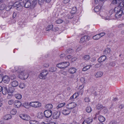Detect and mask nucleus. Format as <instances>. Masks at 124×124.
Returning <instances> with one entry per match:
<instances>
[{
  "instance_id": "f257e3e1",
  "label": "nucleus",
  "mask_w": 124,
  "mask_h": 124,
  "mask_svg": "<svg viewBox=\"0 0 124 124\" xmlns=\"http://www.w3.org/2000/svg\"><path fill=\"white\" fill-rule=\"evenodd\" d=\"M122 0H113L111 3L117 6L114 8V11L116 13L115 15L116 18L121 17L122 15H124V1Z\"/></svg>"
},
{
  "instance_id": "f03ea898",
  "label": "nucleus",
  "mask_w": 124,
  "mask_h": 124,
  "mask_svg": "<svg viewBox=\"0 0 124 124\" xmlns=\"http://www.w3.org/2000/svg\"><path fill=\"white\" fill-rule=\"evenodd\" d=\"M31 0H25L21 2L22 7H24L26 8L30 7L31 5Z\"/></svg>"
},
{
  "instance_id": "7ed1b4c3",
  "label": "nucleus",
  "mask_w": 124,
  "mask_h": 124,
  "mask_svg": "<svg viewBox=\"0 0 124 124\" xmlns=\"http://www.w3.org/2000/svg\"><path fill=\"white\" fill-rule=\"evenodd\" d=\"M48 74V72L46 70H43L40 73L39 76V78L41 79H46V76Z\"/></svg>"
},
{
  "instance_id": "20e7f679",
  "label": "nucleus",
  "mask_w": 124,
  "mask_h": 124,
  "mask_svg": "<svg viewBox=\"0 0 124 124\" xmlns=\"http://www.w3.org/2000/svg\"><path fill=\"white\" fill-rule=\"evenodd\" d=\"M69 64V63L68 62H64L57 64L56 65V66L60 69L68 67Z\"/></svg>"
},
{
  "instance_id": "39448f33",
  "label": "nucleus",
  "mask_w": 124,
  "mask_h": 124,
  "mask_svg": "<svg viewBox=\"0 0 124 124\" xmlns=\"http://www.w3.org/2000/svg\"><path fill=\"white\" fill-rule=\"evenodd\" d=\"M29 105L30 106L35 108L39 107L41 105V103L38 101L31 102L30 103Z\"/></svg>"
},
{
  "instance_id": "423d86ee",
  "label": "nucleus",
  "mask_w": 124,
  "mask_h": 124,
  "mask_svg": "<svg viewBox=\"0 0 124 124\" xmlns=\"http://www.w3.org/2000/svg\"><path fill=\"white\" fill-rule=\"evenodd\" d=\"M19 74V77L22 79H25L27 78L29 76V74L27 73L25 74L23 71H21Z\"/></svg>"
},
{
  "instance_id": "0eeeda50",
  "label": "nucleus",
  "mask_w": 124,
  "mask_h": 124,
  "mask_svg": "<svg viewBox=\"0 0 124 124\" xmlns=\"http://www.w3.org/2000/svg\"><path fill=\"white\" fill-rule=\"evenodd\" d=\"M44 113L45 117L47 118L50 117L51 116L52 113V111L50 110H45Z\"/></svg>"
},
{
  "instance_id": "6e6552de",
  "label": "nucleus",
  "mask_w": 124,
  "mask_h": 124,
  "mask_svg": "<svg viewBox=\"0 0 124 124\" xmlns=\"http://www.w3.org/2000/svg\"><path fill=\"white\" fill-rule=\"evenodd\" d=\"M76 106V104L74 102H72L69 103L66 105V108L70 110L74 108Z\"/></svg>"
},
{
  "instance_id": "1a4fd4ad",
  "label": "nucleus",
  "mask_w": 124,
  "mask_h": 124,
  "mask_svg": "<svg viewBox=\"0 0 124 124\" xmlns=\"http://www.w3.org/2000/svg\"><path fill=\"white\" fill-rule=\"evenodd\" d=\"M20 117L22 119L28 121L30 119V117L29 116L24 114L20 115Z\"/></svg>"
},
{
  "instance_id": "9d476101",
  "label": "nucleus",
  "mask_w": 124,
  "mask_h": 124,
  "mask_svg": "<svg viewBox=\"0 0 124 124\" xmlns=\"http://www.w3.org/2000/svg\"><path fill=\"white\" fill-rule=\"evenodd\" d=\"M103 75L102 72L101 71H99L96 72L94 75V76L96 78H99L101 77Z\"/></svg>"
},
{
  "instance_id": "9b49d317",
  "label": "nucleus",
  "mask_w": 124,
  "mask_h": 124,
  "mask_svg": "<svg viewBox=\"0 0 124 124\" xmlns=\"http://www.w3.org/2000/svg\"><path fill=\"white\" fill-rule=\"evenodd\" d=\"M71 111L67 109H63L62 111V113L63 114L65 115H69L70 112Z\"/></svg>"
},
{
  "instance_id": "f8f14e48",
  "label": "nucleus",
  "mask_w": 124,
  "mask_h": 124,
  "mask_svg": "<svg viewBox=\"0 0 124 124\" xmlns=\"http://www.w3.org/2000/svg\"><path fill=\"white\" fill-rule=\"evenodd\" d=\"M89 39L88 37L86 36H84L82 37L80 39V42L83 43L86 42L89 40Z\"/></svg>"
},
{
  "instance_id": "ddd939ff",
  "label": "nucleus",
  "mask_w": 124,
  "mask_h": 124,
  "mask_svg": "<svg viewBox=\"0 0 124 124\" xmlns=\"http://www.w3.org/2000/svg\"><path fill=\"white\" fill-rule=\"evenodd\" d=\"M60 114V112H59L55 111L53 115V118L54 119H56L58 118Z\"/></svg>"
},
{
  "instance_id": "4468645a",
  "label": "nucleus",
  "mask_w": 124,
  "mask_h": 124,
  "mask_svg": "<svg viewBox=\"0 0 124 124\" xmlns=\"http://www.w3.org/2000/svg\"><path fill=\"white\" fill-rule=\"evenodd\" d=\"M22 103L21 102L18 100L15 101L14 103V105L15 107L16 108H19L21 106Z\"/></svg>"
},
{
  "instance_id": "2eb2a0df",
  "label": "nucleus",
  "mask_w": 124,
  "mask_h": 124,
  "mask_svg": "<svg viewBox=\"0 0 124 124\" xmlns=\"http://www.w3.org/2000/svg\"><path fill=\"white\" fill-rule=\"evenodd\" d=\"M106 58V56L105 55H103L98 59V61L99 62H101L105 61Z\"/></svg>"
},
{
  "instance_id": "dca6fc26",
  "label": "nucleus",
  "mask_w": 124,
  "mask_h": 124,
  "mask_svg": "<svg viewBox=\"0 0 124 124\" xmlns=\"http://www.w3.org/2000/svg\"><path fill=\"white\" fill-rule=\"evenodd\" d=\"M9 81V77L7 75L3 76V81L4 83H8Z\"/></svg>"
},
{
  "instance_id": "f3484780",
  "label": "nucleus",
  "mask_w": 124,
  "mask_h": 124,
  "mask_svg": "<svg viewBox=\"0 0 124 124\" xmlns=\"http://www.w3.org/2000/svg\"><path fill=\"white\" fill-rule=\"evenodd\" d=\"M11 86L13 87L17 86L18 85V82L17 81L14 80L12 81L10 83Z\"/></svg>"
},
{
  "instance_id": "a211bd4d",
  "label": "nucleus",
  "mask_w": 124,
  "mask_h": 124,
  "mask_svg": "<svg viewBox=\"0 0 124 124\" xmlns=\"http://www.w3.org/2000/svg\"><path fill=\"white\" fill-rule=\"evenodd\" d=\"M76 70V69L72 67L69 69L68 72L70 74H73L75 73Z\"/></svg>"
},
{
  "instance_id": "6ab92c4d",
  "label": "nucleus",
  "mask_w": 124,
  "mask_h": 124,
  "mask_svg": "<svg viewBox=\"0 0 124 124\" xmlns=\"http://www.w3.org/2000/svg\"><path fill=\"white\" fill-rule=\"evenodd\" d=\"M93 121V119L90 117H88L86 118L85 120V122L87 124H90Z\"/></svg>"
},
{
  "instance_id": "aec40b11",
  "label": "nucleus",
  "mask_w": 124,
  "mask_h": 124,
  "mask_svg": "<svg viewBox=\"0 0 124 124\" xmlns=\"http://www.w3.org/2000/svg\"><path fill=\"white\" fill-rule=\"evenodd\" d=\"M3 94L4 95H5L7 94L8 92L7 88L5 87H3V89L2 91Z\"/></svg>"
},
{
  "instance_id": "412c9836",
  "label": "nucleus",
  "mask_w": 124,
  "mask_h": 124,
  "mask_svg": "<svg viewBox=\"0 0 124 124\" xmlns=\"http://www.w3.org/2000/svg\"><path fill=\"white\" fill-rule=\"evenodd\" d=\"M12 118V116L10 114H7L4 116L3 119L4 120H8Z\"/></svg>"
},
{
  "instance_id": "4be33fe9",
  "label": "nucleus",
  "mask_w": 124,
  "mask_h": 124,
  "mask_svg": "<svg viewBox=\"0 0 124 124\" xmlns=\"http://www.w3.org/2000/svg\"><path fill=\"white\" fill-rule=\"evenodd\" d=\"M98 119L99 121L102 123L104 122L105 120V117L102 116H100L98 117Z\"/></svg>"
},
{
  "instance_id": "5701e85b",
  "label": "nucleus",
  "mask_w": 124,
  "mask_h": 124,
  "mask_svg": "<svg viewBox=\"0 0 124 124\" xmlns=\"http://www.w3.org/2000/svg\"><path fill=\"white\" fill-rule=\"evenodd\" d=\"M53 106L51 104H48L45 105V107L48 110H49L52 108Z\"/></svg>"
},
{
  "instance_id": "b1692460",
  "label": "nucleus",
  "mask_w": 124,
  "mask_h": 124,
  "mask_svg": "<svg viewBox=\"0 0 124 124\" xmlns=\"http://www.w3.org/2000/svg\"><path fill=\"white\" fill-rule=\"evenodd\" d=\"M78 93L77 94L76 93L74 94L70 97V100H73L76 98L78 95Z\"/></svg>"
},
{
  "instance_id": "393cba45",
  "label": "nucleus",
  "mask_w": 124,
  "mask_h": 124,
  "mask_svg": "<svg viewBox=\"0 0 124 124\" xmlns=\"http://www.w3.org/2000/svg\"><path fill=\"white\" fill-rule=\"evenodd\" d=\"M6 5L3 3H2L0 5V10H3L6 8Z\"/></svg>"
},
{
  "instance_id": "a878e982",
  "label": "nucleus",
  "mask_w": 124,
  "mask_h": 124,
  "mask_svg": "<svg viewBox=\"0 0 124 124\" xmlns=\"http://www.w3.org/2000/svg\"><path fill=\"white\" fill-rule=\"evenodd\" d=\"M82 58L84 60L87 61L90 59V57L89 55H86L84 56Z\"/></svg>"
},
{
  "instance_id": "bb28decb",
  "label": "nucleus",
  "mask_w": 124,
  "mask_h": 124,
  "mask_svg": "<svg viewBox=\"0 0 124 124\" xmlns=\"http://www.w3.org/2000/svg\"><path fill=\"white\" fill-rule=\"evenodd\" d=\"M43 114L42 112H39L37 115V117L40 119L43 118Z\"/></svg>"
},
{
  "instance_id": "cd10ccee",
  "label": "nucleus",
  "mask_w": 124,
  "mask_h": 124,
  "mask_svg": "<svg viewBox=\"0 0 124 124\" xmlns=\"http://www.w3.org/2000/svg\"><path fill=\"white\" fill-rule=\"evenodd\" d=\"M110 49L108 48H106L104 51V54H107L110 53Z\"/></svg>"
},
{
  "instance_id": "c85d7f7f",
  "label": "nucleus",
  "mask_w": 124,
  "mask_h": 124,
  "mask_svg": "<svg viewBox=\"0 0 124 124\" xmlns=\"http://www.w3.org/2000/svg\"><path fill=\"white\" fill-rule=\"evenodd\" d=\"M101 8V7L100 6H97L94 8V10L95 12H99Z\"/></svg>"
},
{
  "instance_id": "c756f323",
  "label": "nucleus",
  "mask_w": 124,
  "mask_h": 124,
  "mask_svg": "<svg viewBox=\"0 0 124 124\" xmlns=\"http://www.w3.org/2000/svg\"><path fill=\"white\" fill-rule=\"evenodd\" d=\"M15 97L17 99H21L22 98V96L21 94L17 93L15 94Z\"/></svg>"
},
{
  "instance_id": "7c9ffc66",
  "label": "nucleus",
  "mask_w": 124,
  "mask_h": 124,
  "mask_svg": "<svg viewBox=\"0 0 124 124\" xmlns=\"http://www.w3.org/2000/svg\"><path fill=\"white\" fill-rule=\"evenodd\" d=\"M91 66L88 65L84 67L82 69V70L83 71H85L90 68Z\"/></svg>"
},
{
  "instance_id": "2f4dec72",
  "label": "nucleus",
  "mask_w": 124,
  "mask_h": 124,
  "mask_svg": "<svg viewBox=\"0 0 124 124\" xmlns=\"http://www.w3.org/2000/svg\"><path fill=\"white\" fill-rule=\"evenodd\" d=\"M53 27V25L52 24L48 25L47 26V28L46 29V31H49L51 30Z\"/></svg>"
},
{
  "instance_id": "473e14b6",
  "label": "nucleus",
  "mask_w": 124,
  "mask_h": 124,
  "mask_svg": "<svg viewBox=\"0 0 124 124\" xmlns=\"http://www.w3.org/2000/svg\"><path fill=\"white\" fill-rule=\"evenodd\" d=\"M56 67H52L49 68V71L51 72H54L56 71Z\"/></svg>"
},
{
  "instance_id": "72a5a7b5",
  "label": "nucleus",
  "mask_w": 124,
  "mask_h": 124,
  "mask_svg": "<svg viewBox=\"0 0 124 124\" xmlns=\"http://www.w3.org/2000/svg\"><path fill=\"white\" fill-rule=\"evenodd\" d=\"M14 7L16 9H17V10H20L21 8V2L20 3V4H19L17 6H16V7Z\"/></svg>"
},
{
  "instance_id": "f704fd0d",
  "label": "nucleus",
  "mask_w": 124,
  "mask_h": 124,
  "mask_svg": "<svg viewBox=\"0 0 124 124\" xmlns=\"http://www.w3.org/2000/svg\"><path fill=\"white\" fill-rule=\"evenodd\" d=\"M93 38L94 39L97 40L100 38H101V37L98 34L93 36Z\"/></svg>"
},
{
  "instance_id": "c9c22d12",
  "label": "nucleus",
  "mask_w": 124,
  "mask_h": 124,
  "mask_svg": "<svg viewBox=\"0 0 124 124\" xmlns=\"http://www.w3.org/2000/svg\"><path fill=\"white\" fill-rule=\"evenodd\" d=\"M25 86L26 85L25 84L23 83H21L19 85V87L22 89L24 88Z\"/></svg>"
},
{
  "instance_id": "e433bc0d",
  "label": "nucleus",
  "mask_w": 124,
  "mask_h": 124,
  "mask_svg": "<svg viewBox=\"0 0 124 124\" xmlns=\"http://www.w3.org/2000/svg\"><path fill=\"white\" fill-rule=\"evenodd\" d=\"M29 123L30 124H38V122L35 120H31Z\"/></svg>"
},
{
  "instance_id": "4c0bfd02",
  "label": "nucleus",
  "mask_w": 124,
  "mask_h": 124,
  "mask_svg": "<svg viewBox=\"0 0 124 124\" xmlns=\"http://www.w3.org/2000/svg\"><path fill=\"white\" fill-rule=\"evenodd\" d=\"M86 111L88 113H90L92 111V109L91 107L89 106L87 107L86 109Z\"/></svg>"
},
{
  "instance_id": "58836bf2",
  "label": "nucleus",
  "mask_w": 124,
  "mask_h": 124,
  "mask_svg": "<svg viewBox=\"0 0 124 124\" xmlns=\"http://www.w3.org/2000/svg\"><path fill=\"white\" fill-rule=\"evenodd\" d=\"M13 7V5H10L7 6L5 8L7 11H9Z\"/></svg>"
},
{
  "instance_id": "ea45409f",
  "label": "nucleus",
  "mask_w": 124,
  "mask_h": 124,
  "mask_svg": "<svg viewBox=\"0 0 124 124\" xmlns=\"http://www.w3.org/2000/svg\"><path fill=\"white\" fill-rule=\"evenodd\" d=\"M76 11V7L73 8L70 12V14H75Z\"/></svg>"
},
{
  "instance_id": "a19ab883",
  "label": "nucleus",
  "mask_w": 124,
  "mask_h": 124,
  "mask_svg": "<svg viewBox=\"0 0 124 124\" xmlns=\"http://www.w3.org/2000/svg\"><path fill=\"white\" fill-rule=\"evenodd\" d=\"M102 107V105L100 104H98L96 107L97 109L98 110H101V109Z\"/></svg>"
},
{
  "instance_id": "79ce46f5",
  "label": "nucleus",
  "mask_w": 124,
  "mask_h": 124,
  "mask_svg": "<svg viewBox=\"0 0 124 124\" xmlns=\"http://www.w3.org/2000/svg\"><path fill=\"white\" fill-rule=\"evenodd\" d=\"M16 112V111L15 109H12L10 111V114L12 115L15 114Z\"/></svg>"
},
{
  "instance_id": "37998d69",
  "label": "nucleus",
  "mask_w": 124,
  "mask_h": 124,
  "mask_svg": "<svg viewBox=\"0 0 124 124\" xmlns=\"http://www.w3.org/2000/svg\"><path fill=\"white\" fill-rule=\"evenodd\" d=\"M72 52V50L71 49H70L67 50L65 52V53L66 54H70Z\"/></svg>"
},
{
  "instance_id": "c03bdc74",
  "label": "nucleus",
  "mask_w": 124,
  "mask_h": 124,
  "mask_svg": "<svg viewBox=\"0 0 124 124\" xmlns=\"http://www.w3.org/2000/svg\"><path fill=\"white\" fill-rule=\"evenodd\" d=\"M65 104L64 103H61L58 105L57 106L58 108L62 107L65 105Z\"/></svg>"
},
{
  "instance_id": "a18cd8bd",
  "label": "nucleus",
  "mask_w": 124,
  "mask_h": 124,
  "mask_svg": "<svg viewBox=\"0 0 124 124\" xmlns=\"http://www.w3.org/2000/svg\"><path fill=\"white\" fill-rule=\"evenodd\" d=\"M63 22V21L61 19H59L56 21V24H60L61 23Z\"/></svg>"
},
{
  "instance_id": "49530a36",
  "label": "nucleus",
  "mask_w": 124,
  "mask_h": 124,
  "mask_svg": "<svg viewBox=\"0 0 124 124\" xmlns=\"http://www.w3.org/2000/svg\"><path fill=\"white\" fill-rule=\"evenodd\" d=\"M3 75L2 74H0V83H2L3 81Z\"/></svg>"
},
{
  "instance_id": "de8ad7c7",
  "label": "nucleus",
  "mask_w": 124,
  "mask_h": 124,
  "mask_svg": "<svg viewBox=\"0 0 124 124\" xmlns=\"http://www.w3.org/2000/svg\"><path fill=\"white\" fill-rule=\"evenodd\" d=\"M85 78L83 77L81 78L80 79V81L82 83H85Z\"/></svg>"
},
{
  "instance_id": "09e8293b",
  "label": "nucleus",
  "mask_w": 124,
  "mask_h": 124,
  "mask_svg": "<svg viewBox=\"0 0 124 124\" xmlns=\"http://www.w3.org/2000/svg\"><path fill=\"white\" fill-rule=\"evenodd\" d=\"M8 91L10 93H12L14 92V89L11 87H9L8 89Z\"/></svg>"
},
{
  "instance_id": "8fccbe9b",
  "label": "nucleus",
  "mask_w": 124,
  "mask_h": 124,
  "mask_svg": "<svg viewBox=\"0 0 124 124\" xmlns=\"http://www.w3.org/2000/svg\"><path fill=\"white\" fill-rule=\"evenodd\" d=\"M16 78V76L13 74L12 75L10 76V79L12 80H13L15 79Z\"/></svg>"
},
{
  "instance_id": "3c124183",
  "label": "nucleus",
  "mask_w": 124,
  "mask_h": 124,
  "mask_svg": "<svg viewBox=\"0 0 124 124\" xmlns=\"http://www.w3.org/2000/svg\"><path fill=\"white\" fill-rule=\"evenodd\" d=\"M20 4V3L19 2H17L15 3L12 5L13 7H16L17 6Z\"/></svg>"
},
{
  "instance_id": "603ef678",
  "label": "nucleus",
  "mask_w": 124,
  "mask_h": 124,
  "mask_svg": "<svg viewBox=\"0 0 124 124\" xmlns=\"http://www.w3.org/2000/svg\"><path fill=\"white\" fill-rule=\"evenodd\" d=\"M115 63L114 62H111L109 64V65L112 67L114 66H115Z\"/></svg>"
},
{
  "instance_id": "864d4df0",
  "label": "nucleus",
  "mask_w": 124,
  "mask_h": 124,
  "mask_svg": "<svg viewBox=\"0 0 124 124\" xmlns=\"http://www.w3.org/2000/svg\"><path fill=\"white\" fill-rule=\"evenodd\" d=\"M14 102V101L13 100H11L8 101V104L10 105L12 104Z\"/></svg>"
},
{
  "instance_id": "5fc2aeb1",
  "label": "nucleus",
  "mask_w": 124,
  "mask_h": 124,
  "mask_svg": "<svg viewBox=\"0 0 124 124\" xmlns=\"http://www.w3.org/2000/svg\"><path fill=\"white\" fill-rule=\"evenodd\" d=\"M67 16L68 17V18L69 19H71L73 17L72 15L70 13L68 14Z\"/></svg>"
},
{
  "instance_id": "6e6d98bb",
  "label": "nucleus",
  "mask_w": 124,
  "mask_h": 124,
  "mask_svg": "<svg viewBox=\"0 0 124 124\" xmlns=\"http://www.w3.org/2000/svg\"><path fill=\"white\" fill-rule=\"evenodd\" d=\"M109 124H117V123L116 121H112L109 122Z\"/></svg>"
},
{
  "instance_id": "4d7b16f0",
  "label": "nucleus",
  "mask_w": 124,
  "mask_h": 124,
  "mask_svg": "<svg viewBox=\"0 0 124 124\" xmlns=\"http://www.w3.org/2000/svg\"><path fill=\"white\" fill-rule=\"evenodd\" d=\"M72 57V56L71 55H69L66 57L65 58L66 59H69L71 58Z\"/></svg>"
},
{
  "instance_id": "13d9d810",
  "label": "nucleus",
  "mask_w": 124,
  "mask_h": 124,
  "mask_svg": "<svg viewBox=\"0 0 124 124\" xmlns=\"http://www.w3.org/2000/svg\"><path fill=\"white\" fill-rule=\"evenodd\" d=\"M124 107V105L123 104H121L119 106V108L122 109Z\"/></svg>"
},
{
  "instance_id": "bf43d9fd",
  "label": "nucleus",
  "mask_w": 124,
  "mask_h": 124,
  "mask_svg": "<svg viewBox=\"0 0 124 124\" xmlns=\"http://www.w3.org/2000/svg\"><path fill=\"white\" fill-rule=\"evenodd\" d=\"M82 47L81 46H79L77 49L76 51H77L78 52L79 50L81 49Z\"/></svg>"
},
{
  "instance_id": "052dcab7",
  "label": "nucleus",
  "mask_w": 124,
  "mask_h": 124,
  "mask_svg": "<svg viewBox=\"0 0 124 124\" xmlns=\"http://www.w3.org/2000/svg\"><path fill=\"white\" fill-rule=\"evenodd\" d=\"M45 0H38L39 3L40 4H42Z\"/></svg>"
},
{
  "instance_id": "680f3d73",
  "label": "nucleus",
  "mask_w": 124,
  "mask_h": 124,
  "mask_svg": "<svg viewBox=\"0 0 124 124\" xmlns=\"http://www.w3.org/2000/svg\"><path fill=\"white\" fill-rule=\"evenodd\" d=\"M98 34L100 36L101 38L103 36H104L105 34V33L104 32H103L99 34Z\"/></svg>"
},
{
  "instance_id": "e2e57ef3",
  "label": "nucleus",
  "mask_w": 124,
  "mask_h": 124,
  "mask_svg": "<svg viewBox=\"0 0 124 124\" xmlns=\"http://www.w3.org/2000/svg\"><path fill=\"white\" fill-rule=\"evenodd\" d=\"M84 100L85 102H88L89 101V99L88 98H86L84 99Z\"/></svg>"
},
{
  "instance_id": "0e129e2a",
  "label": "nucleus",
  "mask_w": 124,
  "mask_h": 124,
  "mask_svg": "<svg viewBox=\"0 0 124 124\" xmlns=\"http://www.w3.org/2000/svg\"><path fill=\"white\" fill-rule=\"evenodd\" d=\"M103 111L104 114H106L108 112V110L107 109H104L103 110Z\"/></svg>"
},
{
  "instance_id": "69168bd1",
  "label": "nucleus",
  "mask_w": 124,
  "mask_h": 124,
  "mask_svg": "<svg viewBox=\"0 0 124 124\" xmlns=\"http://www.w3.org/2000/svg\"><path fill=\"white\" fill-rule=\"evenodd\" d=\"M17 14L15 12L13 13V14L12 17L13 18H14L16 16Z\"/></svg>"
},
{
  "instance_id": "338daca9",
  "label": "nucleus",
  "mask_w": 124,
  "mask_h": 124,
  "mask_svg": "<svg viewBox=\"0 0 124 124\" xmlns=\"http://www.w3.org/2000/svg\"><path fill=\"white\" fill-rule=\"evenodd\" d=\"M69 1L70 0H63V2L65 4H66L68 3Z\"/></svg>"
},
{
  "instance_id": "774afa93",
  "label": "nucleus",
  "mask_w": 124,
  "mask_h": 124,
  "mask_svg": "<svg viewBox=\"0 0 124 124\" xmlns=\"http://www.w3.org/2000/svg\"><path fill=\"white\" fill-rule=\"evenodd\" d=\"M66 55L65 54H61L60 55V58H62L63 57L65 56Z\"/></svg>"
}]
</instances>
